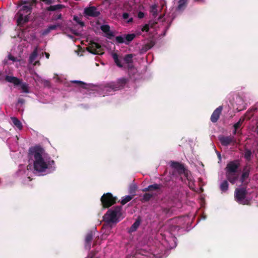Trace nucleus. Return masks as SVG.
Listing matches in <instances>:
<instances>
[{"instance_id":"de8ad7c7","label":"nucleus","mask_w":258,"mask_h":258,"mask_svg":"<svg viewBox=\"0 0 258 258\" xmlns=\"http://www.w3.org/2000/svg\"><path fill=\"white\" fill-rule=\"evenodd\" d=\"M156 24H157V22H153V23L150 22V23L149 24V26H150L151 27H153L154 26V25H156Z\"/></svg>"},{"instance_id":"f3484780","label":"nucleus","mask_w":258,"mask_h":258,"mask_svg":"<svg viewBox=\"0 0 258 258\" xmlns=\"http://www.w3.org/2000/svg\"><path fill=\"white\" fill-rule=\"evenodd\" d=\"M93 234L92 231L88 232L85 238V247L86 249H90L91 248V242L93 239Z\"/></svg>"},{"instance_id":"a878e982","label":"nucleus","mask_w":258,"mask_h":258,"mask_svg":"<svg viewBox=\"0 0 258 258\" xmlns=\"http://www.w3.org/2000/svg\"><path fill=\"white\" fill-rule=\"evenodd\" d=\"M135 37L136 35L135 34H128L125 35L124 37L125 44H128L135 38Z\"/></svg>"},{"instance_id":"4468645a","label":"nucleus","mask_w":258,"mask_h":258,"mask_svg":"<svg viewBox=\"0 0 258 258\" xmlns=\"http://www.w3.org/2000/svg\"><path fill=\"white\" fill-rule=\"evenodd\" d=\"M222 109L223 107L222 106H220L213 111L210 118V120L212 122L215 123L218 121Z\"/></svg>"},{"instance_id":"9d476101","label":"nucleus","mask_w":258,"mask_h":258,"mask_svg":"<svg viewBox=\"0 0 258 258\" xmlns=\"http://www.w3.org/2000/svg\"><path fill=\"white\" fill-rule=\"evenodd\" d=\"M84 14L87 17H97L100 15V13L97 11L95 7L90 6L84 9Z\"/></svg>"},{"instance_id":"f03ea898","label":"nucleus","mask_w":258,"mask_h":258,"mask_svg":"<svg viewBox=\"0 0 258 258\" xmlns=\"http://www.w3.org/2000/svg\"><path fill=\"white\" fill-rule=\"evenodd\" d=\"M35 2V1L32 3L22 2V4L19 5L20 9L16 15L18 26L22 25L29 21V15L32 13V5Z\"/></svg>"},{"instance_id":"7ed1b4c3","label":"nucleus","mask_w":258,"mask_h":258,"mask_svg":"<svg viewBox=\"0 0 258 258\" xmlns=\"http://www.w3.org/2000/svg\"><path fill=\"white\" fill-rule=\"evenodd\" d=\"M121 210L122 207L120 206H117L109 209L103 216V221L104 222V226L118 222L119 218L121 216Z\"/></svg>"},{"instance_id":"5701e85b","label":"nucleus","mask_w":258,"mask_h":258,"mask_svg":"<svg viewBox=\"0 0 258 258\" xmlns=\"http://www.w3.org/2000/svg\"><path fill=\"white\" fill-rule=\"evenodd\" d=\"M13 124L19 130H22L23 125L21 121L16 117H12L11 118Z\"/></svg>"},{"instance_id":"b1692460","label":"nucleus","mask_w":258,"mask_h":258,"mask_svg":"<svg viewBox=\"0 0 258 258\" xmlns=\"http://www.w3.org/2000/svg\"><path fill=\"white\" fill-rule=\"evenodd\" d=\"M187 0H179L178 1V5L177 10L179 11H182L186 7Z\"/></svg>"},{"instance_id":"a18cd8bd","label":"nucleus","mask_w":258,"mask_h":258,"mask_svg":"<svg viewBox=\"0 0 258 258\" xmlns=\"http://www.w3.org/2000/svg\"><path fill=\"white\" fill-rule=\"evenodd\" d=\"M129 17V14L127 13H123L122 14V18L123 19L126 20Z\"/></svg>"},{"instance_id":"4d7b16f0","label":"nucleus","mask_w":258,"mask_h":258,"mask_svg":"<svg viewBox=\"0 0 258 258\" xmlns=\"http://www.w3.org/2000/svg\"><path fill=\"white\" fill-rule=\"evenodd\" d=\"M256 128H257V132H256V133H257V134L258 135V126H257Z\"/></svg>"},{"instance_id":"37998d69","label":"nucleus","mask_w":258,"mask_h":258,"mask_svg":"<svg viewBox=\"0 0 258 258\" xmlns=\"http://www.w3.org/2000/svg\"><path fill=\"white\" fill-rule=\"evenodd\" d=\"M50 32V30H49V28L47 27L46 29H44L42 34L43 35H47L48 33H49Z\"/></svg>"},{"instance_id":"79ce46f5","label":"nucleus","mask_w":258,"mask_h":258,"mask_svg":"<svg viewBox=\"0 0 258 258\" xmlns=\"http://www.w3.org/2000/svg\"><path fill=\"white\" fill-rule=\"evenodd\" d=\"M42 2H43L46 5H51L52 3H53L54 1L53 0H41Z\"/></svg>"},{"instance_id":"ea45409f","label":"nucleus","mask_w":258,"mask_h":258,"mask_svg":"<svg viewBox=\"0 0 258 258\" xmlns=\"http://www.w3.org/2000/svg\"><path fill=\"white\" fill-rule=\"evenodd\" d=\"M149 24H145L142 28V31L143 32H148L149 30Z\"/></svg>"},{"instance_id":"20e7f679","label":"nucleus","mask_w":258,"mask_h":258,"mask_svg":"<svg viewBox=\"0 0 258 258\" xmlns=\"http://www.w3.org/2000/svg\"><path fill=\"white\" fill-rule=\"evenodd\" d=\"M128 80L127 79L122 78L118 79L116 82H111L106 84L104 87V91H116L124 88Z\"/></svg>"},{"instance_id":"3c124183","label":"nucleus","mask_w":258,"mask_h":258,"mask_svg":"<svg viewBox=\"0 0 258 258\" xmlns=\"http://www.w3.org/2000/svg\"><path fill=\"white\" fill-rule=\"evenodd\" d=\"M133 21V18H130V19L127 21V23H132Z\"/></svg>"},{"instance_id":"39448f33","label":"nucleus","mask_w":258,"mask_h":258,"mask_svg":"<svg viewBox=\"0 0 258 258\" xmlns=\"http://www.w3.org/2000/svg\"><path fill=\"white\" fill-rule=\"evenodd\" d=\"M247 191L246 185L240 188H236L234 191L235 200L242 205H248L249 201L246 199Z\"/></svg>"},{"instance_id":"a19ab883","label":"nucleus","mask_w":258,"mask_h":258,"mask_svg":"<svg viewBox=\"0 0 258 258\" xmlns=\"http://www.w3.org/2000/svg\"><path fill=\"white\" fill-rule=\"evenodd\" d=\"M241 124V122L239 120V121H238L237 122H236V123H235L234 124L233 126H234V129H235V130H237L240 126Z\"/></svg>"},{"instance_id":"aec40b11","label":"nucleus","mask_w":258,"mask_h":258,"mask_svg":"<svg viewBox=\"0 0 258 258\" xmlns=\"http://www.w3.org/2000/svg\"><path fill=\"white\" fill-rule=\"evenodd\" d=\"M65 8V6L63 5L58 4L56 5H51L48 7H47L46 10L47 11H55L59 10H61Z\"/></svg>"},{"instance_id":"5fc2aeb1","label":"nucleus","mask_w":258,"mask_h":258,"mask_svg":"<svg viewBox=\"0 0 258 258\" xmlns=\"http://www.w3.org/2000/svg\"><path fill=\"white\" fill-rule=\"evenodd\" d=\"M233 133L234 135H235L236 134V130H235V129H234Z\"/></svg>"},{"instance_id":"9b49d317","label":"nucleus","mask_w":258,"mask_h":258,"mask_svg":"<svg viewBox=\"0 0 258 258\" xmlns=\"http://www.w3.org/2000/svg\"><path fill=\"white\" fill-rule=\"evenodd\" d=\"M163 185L162 184L155 183L153 184L149 185L148 187L144 188L143 191H156L158 193L162 192V188Z\"/></svg>"},{"instance_id":"603ef678","label":"nucleus","mask_w":258,"mask_h":258,"mask_svg":"<svg viewBox=\"0 0 258 258\" xmlns=\"http://www.w3.org/2000/svg\"><path fill=\"white\" fill-rule=\"evenodd\" d=\"M45 56L47 58H49V54L48 53L45 52Z\"/></svg>"},{"instance_id":"cd10ccee","label":"nucleus","mask_w":258,"mask_h":258,"mask_svg":"<svg viewBox=\"0 0 258 258\" xmlns=\"http://www.w3.org/2000/svg\"><path fill=\"white\" fill-rule=\"evenodd\" d=\"M133 54H128L124 56L123 59H124V61L126 63H133Z\"/></svg>"},{"instance_id":"c756f323","label":"nucleus","mask_w":258,"mask_h":258,"mask_svg":"<svg viewBox=\"0 0 258 258\" xmlns=\"http://www.w3.org/2000/svg\"><path fill=\"white\" fill-rule=\"evenodd\" d=\"M133 196L128 195L125 196L124 198L122 199L120 203L122 205H124L125 204H126L127 202H130L131 200H132L133 199Z\"/></svg>"},{"instance_id":"7c9ffc66","label":"nucleus","mask_w":258,"mask_h":258,"mask_svg":"<svg viewBox=\"0 0 258 258\" xmlns=\"http://www.w3.org/2000/svg\"><path fill=\"white\" fill-rule=\"evenodd\" d=\"M37 50L35 49L30 56L29 61L30 63H32L34 61L37 56Z\"/></svg>"},{"instance_id":"8fccbe9b","label":"nucleus","mask_w":258,"mask_h":258,"mask_svg":"<svg viewBox=\"0 0 258 258\" xmlns=\"http://www.w3.org/2000/svg\"><path fill=\"white\" fill-rule=\"evenodd\" d=\"M62 18V15H61V14H58L57 16V17L56 18H55L56 20H57V19H61Z\"/></svg>"},{"instance_id":"13d9d810","label":"nucleus","mask_w":258,"mask_h":258,"mask_svg":"<svg viewBox=\"0 0 258 258\" xmlns=\"http://www.w3.org/2000/svg\"><path fill=\"white\" fill-rule=\"evenodd\" d=\"M19 102H23V101H22V100H19Z\"/></svg>"},{"instance_id":"a211bd4d","label":"nucleus","mask_w":258,"mask_h":258,"mask_svg":"<svg viewBox=\"0 0 258 258\" xmlns=\"http://www.w3.org/2000/svg\"><path fill=\"white\" fill-rule=\"evenodd\" d=\"M226 175L228 181L232 184L235 183L238 179V175L236 174V172H226Z\"/></svg>"},{"instance_id":"49530a36","label":"nucleus","mask_w":258,"mask_h":258,"mask_svg":"<svg viewBox=\"0 0 258 258\" xmlns=\"http://www.w3.org/2000/svg\"><path fill=\"white\" fill-rule=\"evenodd\" d=\"M4 78V74L2 72L0 71V80H3Z\"/></svg>"},{"instance_id":"4be33fe9","label":"nucleus","mask_w":258,"mask_h":258,"mask_svg":"<svg viewBox=\"0 0 258 258\" xmlns=\"http://www.w3.org/2000/svg\"><path fill=\"white\" fill-rule=\"evenodd\" d=\"M252 154V152L250 149L247 148H244V157L246 161H250L251 160Z\"/></svg>"},{"instance_id":"bf43d9fd","label":"nucleus","mask_w":258,"mask_h":258,"mask_svg":"<svg viewBox=\"0 0 258 258\" xmlns=\"http://www.w3.org/2000/svg\"><path fill=\"white\" fill-rule=\"evenodd\" d=\"M257 146H258V144H257Z\"/></svg>"},{"instance_id":"09e8293b","label":"nucleus","mask_w":258,"mask_h":258,"mask_svg":"<svg viewBox=\"0 0 258 258\" xmlns=\"http://www.w3.org/2000/svg\"><path fill=\"white\" fill-rule=\"evenodd\" d=\"M127 69H132L133 68V65L132 63H127Z\"/></svg>"},{"instance_id":"473e14b6","label":"nucleus","mask_w":258,"mask_h":258,"mask_svg":"<svg viewBox=\"0 0 258 258\" xmlns=\"http://www.w3.org/2000/svg\"><path fill=\"white\" fill-rule=\"evenodd\" d=\"M137 190V186L134 185L130 187L129 192L131 194V196H133V197L136 195V192Z\"/></svg>"},{"instance_id":"f8f14e48","label":"nucleus","mask_w":258,"mask_h":258,"mask_svg":"<svg viewBox=\"0 0 258 258\" xmlns=\"http://www.w3.org/2000/svg\"><path fill=\"white\" fill-rule=\"evenodd\" d=\"M222 145L224 146H227L232 143L235 142V139L233 136H222L219 138Z\"/></svg>"},{"instance_id":"4c0bfd02","label":"nucleus","mask_w":258,"mask_h":258,"mask_svg":"<svg viewBox=\"0 0 258 258\" xmlns=\"http://www.w3.org/2000/svg\"><path fill=\"white\" fill-rule=\"evenodd\" d=\"M59 27H60V25L58 24H55V25H50L48 26V27L49 28L50 31L52 30H56L57 28H58Z\"/></svg>"},{"instance_id":"2f4dec72","label":"nucleus","mask_w":258,"mask_h":258,"mask_svg":"<svg viewBox=\"0 0 258 258\" xmlns=\"http://www.w3.org/2000/svg\"><path fill=\"white\" fill-rule=\"evenodd\" d=\"M73 20L76 21L78 24H79L81 27H84L85 26V23L81 21V18L77 16H74L73 17Z\"/></svg>"},{"instance_id":"c85d7f7f","label":"nucleus","mask_w":258,"mask_h":258,"mask_svg":"<svg viewBox=\"0 0 258 258\" xmlns=\"http://www.w3.org/2000/svg\"><path fill=\"white\" fill-rule=\"evenodd\" d=\"M228 183L226 180L223 181L220 184V189L221 191L225 192L228 190Z\"/></svg>"},{"instance_id":"1a4fd4ad","label":"nucleus","mask_w":258,"mask_h":258,"mask_svg":"<svg viewBox=\"0 0 258 258\" xmlns=\"http://www.w3.org/2000/svg\"><path fill=\"white\" fill-rule=\"evenodd\" d=\"M240 163L238 160L230 161L226 165L225 171L227 172H237Z\"/></svg>"},{"instance_id":"58836bf2","label":"nucleus","mask_w":258,"mask_h":258,"mask_svg":"<svg viewBox=\"0 0 258 258\" xmlns=\"http://www.w3.org/2000/svg\"><path fill=\"white\" fill-rule=\"evenodd\" d=\"M8 58L9 60H12L14 62H16L18 61L16 57L13 56L11 54L9 53L8 56Z\"/></svg>"},{"instance_id":"ddd939ff","label":"nucleus","mask_w":258,"mask_h":258,"mask_svg":"<svg viewBox=\"0 0 258 258\" xmlns=\"http://www.w3.org/2000/svg\"><path fill=\"white\" fill-rule=\"evenodd\" d=\"M250 171V167L248 166H245L243 168V171L240 177V181L243 183L244 185H246L247 182H245L246 179L248 178Z\"/></svg>"},{"instance_id":"c03bdc74","label":"nucleus","mask_w":258,"mask_h":258,"mask_svg":"<svg viewBox=\"0 0 258 258\" xmlns=\"http://www.w3.org/2000/svg\"><path fill=\"white\" fill-rule=\"evenodd\" d=\"M145 14L142 12H139L138 14V17L139 19H142L144 17Z\"/></svg>"},{"instance_id":"e433bc0d","label":"nucleus","mask_w":258,"mask_h":258,"mask_svg":"<svg viewBox=\"0 0 258 258\" xmlns=\"http://www.w3.org/2000/svg\"><path fill=\"white\" fill-rule=\"evenodd\" d=\"M21 89L23 90V92H25V93H28L29 92L28 85L27 84H26V83H24V84H21Z\"/></svg>"},{"instance_id":"6e6d98bb","label":"nucleus","mask_w":258,"mask_h":258,"mask_svg":"<svg viewBox=\"0 0 258 258\" xmlns=\"http://www.w3.org/2000/svg\"><path fill=\"white\" fill-rule=\"evenodd\" d=\"M4 63L5 64H7V60H4Z\"/></svg>"},{"instance_id":"dca6fc26","label":"nucleus","mask_w":258,"mask_h":258,"mask_svg":"<svg viewBox=\"0 0 258 258\" xmlns=\"http://www.w3.org/2000/svg\"><path fill=\"white\" fill-rule=\"evenodd\" d=\"M5 79L7 82L13 83L15 85L18 86L22 84L21 80L15 77L7 75L5 76Z\"/></svg>"},{"instance_id":"412c9836","label":"nucleus","mask_w":258,"mask_h":258,"mask_svg":"<svg viewBox=\"0 0 258 258\" xmlns=\"http://www.w3.org/2000/svg\"><path fill=\"white\" fill-rule=\"evenodd\" d=\"M112 57L115 63L118 67L120 68L123 67V65L121 62V60L118 58V55L116 53H113L112 54Z\"/></svg>"},{"instance_id":"72a5a7b5","label":"nucleus","mask_w":258,"mask_h":258,"mask_svg":"<svg viewBox=\"0 0 258 258\" xmlns=\"http://www.w3.org/2000/svg\"><path fill=\"white\" fill-rule=\"evenodd\" d=\"M115 40L117 43H119V44L123 43H125L124 38H123L121 36H117L115 37Z\"/></svg>"},{"instance_id":"2eb2a0df","label":"nucleus","mask_w":258,"mask_h":258,"mask_svg":"<svg viewBox=\"0 0 258 258\" xmlns=\"http://www.w3.org/2000/svg\"><path fill=\"white\" fill-rule=\"evenodd\" d=\"M155 44V42L153 40H151L147 43L143 45L142 48L140 49V53H145L148 50L152 48Z\"/></svg>"},{"instance_id":"423d86ee","label":"nucleus","mask_w":258,"mask_h":258,"mask_svg":"<svg viewBox=\"0 0 258 258\" xmlns=\"http://www.w3.org/2000/svg\"><path fill=\"white\" fill-rule=\"evenodd\" d=\"M117 200V198L114 197L111 193L107 192L103 195L101 197L100 201L102 208L107 209L115 204Z\"/></svg>"},{"instance_id":"393cba45","label":"nucleus","mask_w":258,"mask_h":258,"mask_svg":"<svg viewBox=\"0 0 258 258\" xmlns=\"http://www.w3.org/2000/svg\"><path fill=\"white\" fill-rule=\"evenodd\" d=\"M101 30L107 35L113 36L112 33L110 32V26L108 25H103L100 27Z\"/></svg>"},{"instance_id":"864d4df0","label":"nucleus","mask_w":258,"mask_h":258,"mask_svg":"<svg viewBox=\"0 0 258 258\" xmlns=\"http://www.w3.org/2000/svg\"><path fill=\"white\" fill-rule=\"evenodd\" d=\"M37 63H39V61H35V63H34V65H36Z\"/></svg>"},{"instance_id":"c9c22d12","label":"nucleus","mask_w":258,"mask_h":258,"mask_svg":"<svg viewBox=\"0 0 258 258\" xmlns=\"http://www.w3.org/2000/svg\"><path fill=\"white\" fill-rule=\"evenodd\" d=\"M72 83L77 84L81 86L83 88H86L85 86L86 85V84L82 81H71Z\"/></svg>"},{"instance_id":"f704fd0d","label":"nucleus","mask_w":258,"mask_h":258,"mask_svg":"<svg viewBox=\"0 0 258 258\" xmlns=\"http://www.w3.org/2000/svg\"><path fill=\"white\" fill-rule=\"evenodd\" d=\"M152 10L151 12L154 16V17H156L158 15V12L157 9V6L154 5H153L151 7Z\"/></svg>"},{"instance_id":"6e6552de","label":"nucleus","mask_w":258,"mask_h":258,"mask_svg":"<svg viewBox=\"0 0 258 258\" xmlns=\"http://www.w3.org/2000/svg\"><path fill=\"white\" fill-rule=\"evenodd\" d=\"M86 49L88 51L94 54H101L103 53L101 45L93 41L90 42L89 45L87 47Z\"/></svg>"},{"instance_id":"f257e3e1","label":"nucleus","mask_w":258,"mask_h":258,"mask_svg":"<svg viewBox=\"0 0 258 258\" xmlns=\"http://www.w3.org/2000/svg\"><path fill=\"white\" fill-rule=\"evenodd\" d=\"M44 149L40 146L31 147L29 149V156L30 158H33V166L35 170L39 172H43L48 168L54 167V161L50 158L46 159L42 157Z\"/></svg>"},{"instance_id":"6ab92c4d","label":"nucleus","mask_w":258,"mask_h":258,"mask_svg":"<svg viewBox=\"0 0 258 258\" xmlns=\"http://www.w3.org/2000/svg\"><path fill=\"white\" fill-rule=\"evenodd\" d=\"M141 223V219L140 217H138L134 224L131 226L128 230L130 233L136 231L139 228Z\"/></svg>"},{"instance_id":"bb28decb","label":"nucleus","mask_w":258,"mask_h":258,"mask_svg":"<svg viewBox=\"0 0 258 258\" xmlns=\"http://www.w3.org/2000/svg\"><path fill=\"white\" fill-rule=\"evenodd\" d=\"M153 197V195L149 193H146L143 195V198L141 199L142 202H146L149 201Z\"/></svg>"},{"instance_id":"0eeeda50","label":"nucleus","mask_w":258,"mask_h":258,"mask_svg":"<svg viewBox=\"0 0 258 258\" xmlns=\"http://www.w3.org/2000/svg\"><path fill=\"white\" fill-rule=\"evenodd\" d=\"M170 166L177 171L179 175L184 174V176L188 180V171L185 169L183 164L177 161H171Z\"/></svg>"}]
</instances>
